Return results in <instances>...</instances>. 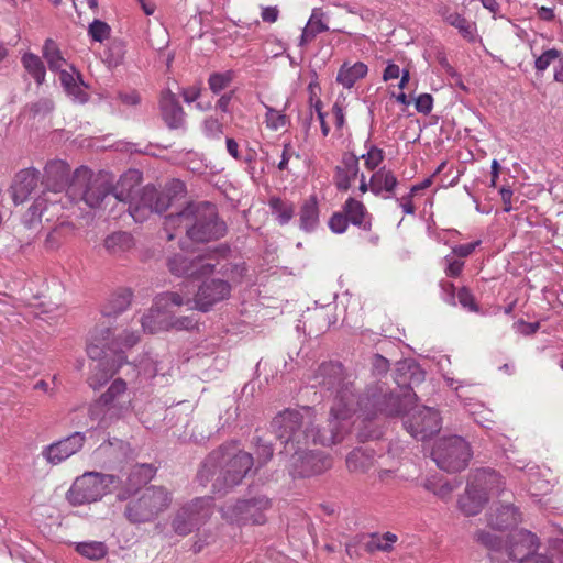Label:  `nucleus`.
<instances>
[{"label":"nucleus","mask_w":563,"mask_h":563,"mask_svg":"<svg viewBox=\"0 0 563 563\" xmlns=\"http://www.w3.org/2000/svg\"><path fill=\"white\" fill-rule=\"evenodd\" d=\"M445 21L453 27L457 29L460 34L468 42L475 41L476 25L468 21L462 14L454 12L445 18Z\"/></svg>","instance_id":"41"},{"label":"nucleus","mask_w":563,"mask_h":563,"mask_svg":"<svg viewBox=\"0 0 563 563\" xmlns=\"http://www.w3.org/2000/svg\"><path fill=\"white\" fill-rule=\"evenodd\" d=\"M268 206L280 225L287 224L295 214L294 203L283 200L279 197H272L268 201Z\"/></svg>","instance_id":"40"},{"label":"nucleus","mask_w":563,"mask_h":563,"mask_svg":"<svg viewBox=\"0 0 563 563\" xmlns=\"http://www.w3.org/2000/svg\"><path fill=\"white\" fill-rule=\"evenodd\" d=\"M271 499L258 495L250 499L238 500L223 508V517L230 522L245 525H263L266 522V511L271 508Z\"/></svg>","instance_id":"15"},{"label":"nucleus","mask_w":563,"mask_h":563,"mask_svg":"<svg viewBox=\"0 0 563 563\" xmlns=\"http://www.w3.org/2000/svg\"><path fill=\"white\" fill-rule=\"evenodd\" d=\"M360 173V158L354 153H344L334 169L333 183L339 191H347Z\"/></svg>","instance_id":"23"},{"label":"nucleus","mask_w":563,"mask_h":563,"mask_svg":"<svg viewBox=\"0 0 563 563\" xmlns=\"http://www.w3.org/2000/svg\"><path fill=\"white\" fill-rule=\"evenodd\" d=\"M342 209L347 216L350 223L363 231H371L372 214L367 211L365 205L362 201L350 197L343 203Z\"/></svg>","instance_id":"27"},{"label":"nucleus","mask_w":563,"mask_h":563,"mask_svg":"<svg viewBox=\"0 0 563 563\" xmlns=\"http://www.w3.org/2000/svg\"><path fill=\"white\" fill-rule=\"evenodd\" d=\"M140 340L135 331H124L119 338H113L110 328L96 330L87 345V354L96 361L93 371L102 372V377L98 378V373L91 375L88 379L90 387L99 388L112 376L114 368L120 367L124 361V349L133 347Z\"/></svg>","instance_id":"5"},{"label":"nucleus","mask_w":563,"mask_h":563,"mask_svg":"<svg viewBox=\"0 0 563 563\" xmlns=\"http://www.w3.org/2000/svg\"><path fill=\"white\" fill-rule=\"evenodd\" d=\"M365 147L367 152L360 158L364 159V165L368 170H375L383 163L385 153L382 148L371 144V137L365 142Z\"/></svg>","instance_id":"44"},{"label":"nucleus","mask_w":563,"mask_h":563,"mask_svg":"<svg viewBox=\"0 0 563 563\" xmlns=\"http://www.w3.org/2000/svg\"><path fill=\"white\" fill-rule=\"evenodd\" d=\"M230 254L229 246L220 245L195 257L176 254L168 260L167 264L170 273L176 276L201 279L212 274H227L233 279H239L243 267L233 264L229 260Z\"/></svg>","instance_id":"6"},{"label":"nucleus","mask_w":563,"mask_h":563,"mask_svg":"<svg viewBox=\"0 0 563 563\" xmlns=\"http://www.w3.org/2000/svg\"><path fill=\"white\" fill-rule=\"evenodd\" d=\"M40 172L34 167L19 170L10 186L11 198L15 205L25 202L38 187Z\"/></svg>","instance_id":"18"},{"label":"nucleus","mask_w":563,"mask_h":563,"mask_svg":"<svg viewBox=\"0 0 563 563\" xmlns=\"http://www.w3.org/2000/svg\"><path fill=\"white\" fill-rule=\"evenodd\" d=\"M115 190L121 189L113 188L106 175H95L88 167L80 166L73 174L67 196L75 202L82 201L89 208L96 209L110 196L114 197Z\"/></svg>","instance_id":"9"},{"label":"nucleus","mask_w":563,"mask_h":563,"mask_svg":"<svg viewBox=\"0 0 563 563\" xmlns=\"http://www.w3.org/2000/svg\"><path fill=\"white\" fill-rule=\"evenodd\" d=\"M368 73V67L363 62H356L353 65L343 63L339 68L336 75L338 84L342 85L345 89H351L355 82L364 78Z\"/></svg>","instance_id":"32"},{"label":"nucleus","mask_w":563,"mask_h":563,"mask_svg":"<svg viewBox=\"0 0 563 563\" xmlns=\"http://www.w3.org/2000/svg\"><path fill=\"white\" fill-rule=\"evenodd\" d=\"M294 155H296V157H299V154L295 153L292 145L290 143H285L283 146L282 158L277 166L278 169L279 170L287 169L288 163H289L291 156H294Z\"/></svg>","instance_id":"60"},{"label":"nucleus","mask_w":563,"mask_h":563,"mask_svg":"<svg viewBox=\"0 0 563 563\" xmlns=\"http://www.w3.org/2000/svg\"><path fill=\"white\" fill-rule=\"evenodd\" d=\"M459 303L470 312H479V306L475 301V298L467 287H462L457 291Z\"/></svg>","instance_id":"54"},{"label":"nucleus","mask_w":563,"mask_h":563,"mask_svg":"<svg viewBox=\"0 0 563 563\" xmlns=\"http://www.w3.org/2000/svg\"><path fill=\"white\" fill-rule=\"evenodd\" d=\"M312 387L329 393L333 397L331 412L333 417H353L372 420L379 416H402L404 427L417 440L426 441L441 429L439 412L427 406L415 405L416 394L410 384L397 380L399 391H393L384 382L369 384L363 394L356 395L352 375L342 364L324 362L318 366L312 377Z\"/></svg>","instance_id":"1"},{"label":"nucleus","mask_w":563,"mask_h":563,"mask_svg":"<svg viewBox=\"0 0 563 563\" xmlns=\"http://www.w3.org/2000/svg\"><path fill=\"white\" fill-rule=\"evenodd\" d=\"M212 497H198L180 507L172 521V528L178 536H188L198 529L211 516Z\"/></svg>","instance_id":"14"},{"label":"nucleus","mask_w":563,"mask_h":563,"mask_svg":"<svg viewBox=\"0 0 563 563\" xmlns=\"http://www.w3.org/2000/svg\"><path fill=\"white\" fill-rule=\"evenodd\" d=\"M415 195H411L409 191L407 195L402 196L401 198H396V202L398 206L402 209L404 213L406 214H415L416 208L412 203Z\"/></svg>","instance_id":"62"},{"label":"nucleus","mask_w":563,"mask_h":563,"mask_svg":"<svg viewBox=\"0 0 563 563\" xmlns=\"http://www.w3.org/2000/svg\"><path fill=\"white\" fill-rule=\"evenodd\" d=\"M106 251L112 256H121L134 246L133 236L128 232H113L103 242Z\"/></svg>","instance_id":"34"},{"label":"nucleus","mask_w":563,"mask_h":563,"mask_svg":"<svg viewBox=\"0 0 563 563\" xmlns=\"http://www.w3.org/2000/svg\"><path fill=\"white\" fill-rule=\"evenodd\" d=\"M487 525L495 530H506L517 526L519 512L510 504L492 507L486 515Z\"/></svg>","instance_id":"25"},{"label":"nucleus","mask_w":563,"mask_h":563,"mask_svg":"<svg viewBox=\"0 0 563 563\" xmlns=\"http://www.w3.org/2000/svg\"><path fill=\"white\" fill-rule=\"evenodd\" d=\"M539 547L538 538L528 530H517L511 533L504 547V555L509 560L520 563H534L539 555H534Z\"/></svg>","instance_id":"16"},{"label":"nucleus","mask_w":563,"mask_h":563,"mask_svg":"<svg viewBox=\"0 0 563 563\" xmlns=\"http://www.w3.org/2000/svg\"><path fill=\"white\" fill-rule=\"evenodd\" d=\"M202 131L208 139L220 140L223 124L217 118L208 117L202 122Z\"/></svg>","instance_id":"52"},{"label":"nucleus","mask_w":563,"mask_h":563,"mask_svg":"<svg viewBox=\"0 0 563 563\" xmlns=\"http://www.w3.org/2000/svg\"><path fill=\"white\" fill-rule=\"evenodd\" d=\"M445 263L444 272L448 277H457L461 275L464 262L462 260L455 258L452 254L446 255L443 258Z\"/></svg>","instance_id":"55"},{"label":"nucleus","mask_w":563,"mask_h":563,"mask_svg":"<svg viewBox=\"0 0 563 563\" xmlns=\"http://www.w3.org/2000/svg\"><path fill=\"white\" fill-rule=\"evenodd\" d=\"M21 62L25 70L34 78L37 85H42L45 81L46 69L44 63L37 55L25 53Z\"/></svg>","instance_id":"39"},{"label":"nucleus","mask_w":563,"mask_h":563,"mask_svg":"<svg viewBox=\"0 0 563 563\" xmlns=\"http://www.w3.org/2000/svg\"><path fill=\"white\" fill-rule=\"evenodd\" d=\"M351 417H333L330 411L329 429L320 430L314 426L316 415L311 407L286 409L274 417L271 428L275 437L284 444L280 455L289 456V474L296 477L319 475L332 466V459L323 451L308 450L310 443L332 445L344 438L343 421Z\"/></svg>","instance_id":"2"},{"label":"nucleus","mask_w":563,"mask_h":563,"mask_svg":"<svg viewBox=\"0 0 563 563\" xmlns=\"http://www.w3.org/2000/svg\"><path fill=\"white\" fill-rule=\"evenodd\" d=\"M264 107L266 110L264 122L267 129L272 131H277L279 129L285 128L289 123V119L284 113V111L276 110L267 104H264Z\"/></svg>","instance_id":"45"},{"label":"nucleus","mask_w":563,"mask_h":563,"mask_svg":"<svg viewBox=\"0 0 563 563\" xmlns=\"http://www.w3.org/2000/svg\"><path fill=\"white\" fill-rule=\"evenodd\" d=\"M86 440V433L79 431L73 432L71 434L45 446L42 451V455L49 464L58 465L79 452Z\"/></svg>","instance_id":"17"},{"label":"nucleus","mask_w":563,"mask_h":563,"mask_svg":"<svg viewBox=\"0 0 563 563\" xmlns=\"http://www.w3.org/2000/svg\"><path fill=\"white\" fill-rule=\"evenodd\" d=\"M349 223L347 216L343 210L334 212L328 221L329 229L335 234L344 233L347 230Z\"/></svg>","instance_id":"53"},{"label":"nucleus","mask_w":563,"mask_h":563,"mask_svg":"<svg viewBox=\"0 0 563 563\" xmlns=\"http://www.w3.org/2000/svg\"><path fill=\"white\" fill-rule=\"evenodd\" d=\"M111 27L101 20H93L88 27V35L95 41L102 43L110 36Z\"/></svg>","instance_id":"50"},{"label":"nucleus","mask_w":563,"mask_h":563,"mask_svg":"<svg viewBox=\"0 0 563 563\" xmlns=\"http://www.w3.org/2000/svg\"><path fill=\"white\" fill-rule=\"evenodd\" d=\"M233 71L227 70L223 73H212L209 76L208 85L213 93H219L224 90L233 80Z\"/></svg>","instance_id":"48"},{"label":"nucleus","mask_w":563,"mask_h":563,"mask_svg":"<svg viewBox=\"0 0 563 563\" xmlns=\"http://www.w3.org/2000/svg\"><path fill=\"white\" fill-rule=\"evenodd\" d=\"M479 244L481 240L467 244L455 245L452 247L451 254L455 257L465 258L470 256Z\"/></svg>","instance_id":"57"},{"label":"nucleus","mask_w":563,"mask_h":563,"mask_svg":"<svg viewBox=\"0 0 563 563\" xmlns=\"http://www.w3.org/2000/svg\"><path fill=\"white\" fill-rule=\"evenodd\" d=\"M155 318L154 312L145 314L142 318V327L144 331L150 333H156L163 330L176 329V330H190L196 325V321L191 317L173 318L167 314V321H161L158 327H151L150 322Z\"/></svg>","instance_id":"29"},{"label":"nucleus","mask_w":563,"mask_h":563,"mask_svg":"<svg viewBox=\"0 0 563 563\" xmlns=\"http://www.w3.org/2000/svg\"><path fill=\"white\" fill-rule=\"evenodd\" d=\"M319 205L318 198L316 195L309 196L306 200H303L299 210V227L305 232H313L319 223Z\"/></svg>","instance_id":"28"},{"label":"nucleus","mask_w":563,"mask_h":563,"mask_svg":"<svg viewBox=\"0 0 563 563\" xmlns=\"http://www.w3.org/2000/svg\"><path fill=\"white\" fill-rule=\"evenodd\" d=\"M54 104L49 99H41L31 106V111L34 115L40 113H48L53 110Z\"/></svg>","instance_id":"63"},{"label":"nucleus","mask_w":563,"mask_h":563,"mask_svg":"<svg viewBox=\"0 0 563 563\" xmlns=\"http://www.w3.org/2000/svg\"><path fill=\"white\" fill-rule=\"evenodd\" d=\"M487 503V496L481 495L477 489L468 483L465 493L459 498V508L465 516H475L481 512Z\"/></svg>","instance_id":"33"},{"label":"nucleus","mask_w":563,"mask_h":563,"mask_svg":"<svg viewBox=\"0 0 563 563\" xmlns=\"http://www.w3.org/2000/svg\"><path fill=\"white\" fill-rule=\"evenodd\" d=\"M59 80L67 95L71 97L74 101L85 103L88 100V93L84 89V81L80 74H77L75 77L66 70H62Z\"/></svg>","instance_id":"35"},{"label":"nucleus","mask_w":563,"mask_h":563,"mask_svg":"<svg viewBox=\"0 0 563 563\" xmlns=\"http://www.w3.org/2000/svg\"><path fill=\"white\" fill-rule=\"evenodd\" d=\"M42 54L44 59L46 60L48 68L51 71H62L64 70L63 67L67 64L66 59L63 57L62 52L59 49V46L57 43L52 40L47 38L44 42Z\"/></svg>","instance_id":"37"},{"label":"nucleus","mask_w":563,"mask_h":563,"mask_svg":"<svg viewBox=\"0 0 563 563\" xmlns=\"http://www.w3.org/2000/svg\"><path fill=\"white\" fill-rule=\"evenodd\" d=\"M253 464L251 453L238 449L235 444H224L208 454L197 478L201 485L212 482L213 492L221 493L239 485Z\"/></svg>","instance_id":"3"},{"label":"nucleus","mask_w":563,"mask_h":563,"mask_svg":"<svg viewBox=\"0 0 563 563\" xmlns=\"http://www.w3.org/2000/svg\"><path fill=\"white\" fill-rule=\"evenodd\" d=\"M118 476L100 472H85L78 476L67 492L66 498L73 506L100 500L118 483Z\"/></svg>","instance_id":"11"},{"label":"nucleus","mask_w":563,"mask_h":563,"mask_svg":"<svg viewBox=\"0 0 563 563\" xmlns=\"http://www.w3.org/2000/svg\"><path fill=\"white\" fill-rule=\"evenodd\" d=\"M133 410L132 397L122 378L114 379L108 389L88 408L89 419L97 428H108ZM95 428V426H91Z\"/></svg>","instance_id":"8"},{"label":"nucleus","mask_w":563,"mask_h":563,"mask_svg":"<svg viewBox=\"0 0 563 563\" xmlns=\"http://www.w3.org/2000/svg\"><path fill=\"white\" fill-rule=\"evenodd\" d=\"M74 231V225L69 222H60L56 225L46 236L45 239V247L47 250H56L58 249L63 242Z\"/></svg>","instance_id":"42"},{"label":"nucleus","mask_w":563,"mask_h":563,"mask_svg":"<svg viewBox=\"0 0 563 563\" xmlns=\"http://www.w3.org/2000/svg\"><path fill=\"white\" fill-rule=\"evenodd\" d=\"M416 110L423 114H429L432 111L433 98L430 93H421L417 97Z\"/></svg>","instance_id":"56"},{"label":"nucleus","mask_w":563,"mask_h":563,"mask_svg":"<svg viewBox=\"0 0 563 563\" xmlns=\"http://www.w3.org/2000/svg\"><path fill=\"white\" fill-rule=\"evenodd\" d=\"M468 483L472 487L477 489L481 495H486L487 500L489 497L500 496L505 490L503 477L493 470H476Z\"/></svg>","instance_id":"20"},{"label":"nucleus","mask_w":563,"mask_h":563,"mask_svg":"<svg viewBox=\"0 0 563 563\" xmlns=\"http://www.w3.org/2000/svg\"><path fill=\"white\" fill-rule=\"evenodd\" d=\"M164 229L168 240L177 235L170 231H179L197 243L219 240L227 233V224L219 218L216 205L208 201L188 203L181 211L167 216Z\"/></svg>","instance_id":"4"},{"label":"nucleus","mask_w":563,"mask_h":563,"mask_svg":"<svg viewBox=\"0 0 563 563\" xmlns=\"http://www.w3.org/2000/svg\"><path fill=\"white\" fill-rule=\"evenodd\" d=\"M235 265H241L243 267V272L239 279H233L229 275L220 274L223 278H207L205 279L197 288V291L194 298H190L188 294L181 295L184 298H189L190 302L187 305L194 303V308L207 312L214 305L221 302L230 297L232 285L239 284L242 282L245 273L246 266L243 262H232Z\"/></svg>","instance_id":"12"},{"label":"nucleus","mask_w":563,"mask_h":563,"mask_svg":"<svg viewBox=\"0 0 563 563\" xmlns=\"http://www.w3.org/2000/svg\"><path fill=\"white\" fill-rule=\"evenodd\" d=\"M170 191L175 195L185 191V184L178 179L170 181L167 191L157 189L155 186H145L142 189L133 190L130 188L126 192L115 190L114 198L118 201L128 203V211L135 222H144L153 213H162L168 209L172 203Z\"/></svg>","instance_id":"7"},{"label":"nucleus","mask_w":563,"mask_h":563,"mask_svg":"<svg viewBox=\"0 0 563 563\" xmlns=\"http://www.w3.org/2000/svg\"><path fill=\"white\" fill-rule=\"evenodd\" d=\"M441 291H442V299L451 305L456 306V296L455 294V286L451 282L442 280L440 283Z\"/></svg>","instance_id":"58"},{"label":"nucleus","mask_w":563,"mask_h":563,"mask_svg":"<svg viewBox=\"0 0 563 563\" xmlns=\"http://www.w3.org/2000/svg\"><path fill=\"white\" fill-rule=\"evenodd\" d=\"M70 167L62 159L49 161L44 168L43 184L47 191L57 194L66 190L70 184Z\"/></svg>","instance_id":"19"},{"label":"nucleus","mask_w":563,"mask_h":563,"mask_svg":"<svg viewBox=\"0 0 563 563\" xmlns=\"http://www.w3.org/2000/svg\"><path fill=\"white\" fill-rule=\"evenodd\" d=\"M133 292L129 288H120L112 292L102 306L104 317H117L124 312L131 305Z\"/></svg>","instance_id":"31"},{"label":"nucleus","mask_w":563,"mask_h":563,"mask_svg":"<svg viewBox=\"0 0 563 563\" xmlns=\"http://www.w3.org/2000/svg\"><path fill=\"white\" fill-rule=\"evenodd\" d=\"M189 298H184L177 291H166L155 297L153 307L147 314L154 312L155 318L150 322L151 327H158L161 321H167V314L172 313L170 308L188 305Z\"/></svg>","instance_id":"22"},{"label":"nucleus","mask_w":563,"mask_h":563,"mask_svg":"<svg viewBox=\"0 0 563 563\" xmlns=\"http://www.w3.org/2000/svg\"><path fill=\"white\" fill-rule=\"evenodd\" d=\"M397 540L398 537L393 532H385L383 534L372 533L364 542V549L368 553H374L376 551L389 552L393 550Z\"/></svg>","instance_id":"36"},{"label":"nucleus","mask_w":563,"mask_h":563,"mask_svg":"<svg viewBox=\"0 0 563 563\" xmlns=\"http://www.w3.org/2000/svg\"><path fill=\"white\" fill-rule=\"evenodd\" d=\"M325 13L321 8H314L306 25H308L312 32L318 35L320 33L329 31L328 24L324 22Z\"/></svg>","instance_id":"51"},{"label":"nucleus","mask_w":563,"mask_h":563,"mask_svg":"<svg viewBox=\"0 0 563 563\" xmlns=\"http://www.w3.org/2000/svg\"><path fill=\"white\" fill-rule=\"evenodd\" d=\"M475 540L492 551V561H504V547L503 541L494 533L485 530H478Z\"/></svg>","instance_id":"38"},{"label":"nucleus","mask_w":563,"mask_h":563,"mask_svg":"<svg viewBox=\"0 0 563 563\" xmlns=\"http://www.w3.org/2000/svg\"><path fill=\"white\" fill-rule=\"evenodd\" d=\"M372 365H373V369L375 373L384 374V373H387V371L389 368V361L387 358H385L384 356L376 354L373 357Z\"/></svg>","instance_id":"64"},{"label":"nucleus","mask_w":563,"mask_h":563,"mask_svg":"<svg viewBox=\"0 0 563 563\" xmlns=\"http://www.w3.org/2000/svg\"><path fill=\"white\" fill-rule=\"evenodd\" d=\"M431 455L441 470L455 473L467 466L472 453L468 443L463 438L452 435L438 440Z\"/></svg>","instance_id":"13"},{"label":"nucleus","mask_w":563,"mask_h":563,"mask_svg":"<svg viewBox=\"0 0 563 563\" xmlns=\"http://www.w3.org/2000/svg\"><path fill=\"white\" fill-rule=\"evenodd\" d=\"M124 508L125 519L133 525L154 521L173 501L172 493L163 486H150L132 495Z\"/></svg>","instance_id":"10"},{"label":"nucleus","mask_w":563,"mask_h":563,"mask_svg":"<svg viewBox=\"0 0 563 563\" xmlns=\"http://www.w3.org/2000/svg\"><path fill=\"white\" fill-rule=\"evenodd\" d=\"M159 109L162 118L169 129L178 130L185 128L186 114L176 95L170 90H165L162 92Z\"/></svg>","instance_id":"21"},{"label":"nucleus","mask_w":563,"mask_h":563,"mask_svg":"<svg viewBox=\"0 0 563 563\" xmlns=\"http://www.w3.org/2000/svg\"><path fill=\"white\" fill-rule=\"evenodd\" d=\"M517 332H519L522 335H532L534 334L539 328V322H527L525 320H519L514 324Z\"/></svg>","instance_id":"59"},{"label":"nucleus","mask_w":563,"mask_h":563,"mask_svg":"<svg viewBox=\"0 0 563 563\" xmlns=\"http://www.w3.org/2000/svg\"><path fill=\"white\" fill-rule=\"evenodd\" d=\"M154 468L150 464L134 466L126 479L125 486L118 493L117 499L128 500L132 495L139 494L141 486L146 485L154 476Z\"/></svg>","instance_id":"24"},{"label":"nucleus","mask_w":563,"mask_h":563,"mask_svg":"<svg viewBox=\"0 0 563 563\" xmlns=\"http://www.w3.org/2000/svg\"><path fill=\"white\" fill-rule=\"evenodd\" d=\"M118 99L126 104V106H137L141 102V97L137 91L130 90V91H120L118 93Z\"/></svg>","instance_id":"61"},{"label":"nucleus","mask_w":563,"mask_h":563,"mask_svg":"<svg viewBox=\"0 0 563 563\" xmlns=\"http://www.w3.org/2000/svg\"><path fill=\"white\" fill-rule=\"evenodd\" d=\"M369 186L375 196L389 199L394 197L398 179L391 170L382 167L371 176Z\"/></svg>","instance_id":"26"},{"label":"nucleus","mask_w":563,"mask_h":563,"mask_svg":"<svg viewBox=\"0 0 563 563\" xmlns=\"http://www.w3.org/2000/svg\"><path fill=\"white\" fill-rule=\"evenodd\" d=\"M255 454L258 466L265 465L273 457L274 454L272 443L269 441L262 439L261 437H257L255 439Z\"/></svg>","instance_id":"49"},{"label":"nucleus","mask_w":563,"mask_h":563,"mask_svg":"<svg viewBox=\"0 0 563 563\" xmlns=\"http://www.w3.org/2000/svg\"><path fill=\"white\" fill-rule=\"evenodd\" d=\"M561 55V51L556 48H548L541 55L537 56L534 59V69L538 76H542L543 73L549 68V66L558 60Z\"/></svg>","instance_id":"47"},{"label":"nucleus","mask_w":563,"mask_h":563,"mask_svg":"<svg viewBox=\"0 0 563 563\" xmlns=\"http://www.w3.org/2000/svg\"><path fill=\"white\" fill-rule=\"evenodd\" d=\"M76 551L90 560H100L106 556L108 548L100 541H86L76 544Z\"/></svg>","instance_id":"43"},{"label":"nucleus","mask_w":563,"mask_h":563,"mask_svg":"<svg viewBox=\"0 0 563 563\" xmlns=\"http://www.w3.org/2000/svg\"><path fill=\"white\" fill-rule=\"evenodd\" d=\"M46 199L43 196L37 197L34 202L30 206L27 211L22 218V222L26 228H32L34 223L41 220L43 211L46 208Z\"/></svg>","instance_id":"46"},{"label":"nucleus","mask_w":563,"mask_h":563,"mask_svg":"<svg viewBox=\"0 0 563 563\" xmlns=\"http://www.w3.org/2000/svg\"><path fill=\"white\" fill-rule=\"evenodd\" d=\"M375 462L374 450L367 448H356L352 450L345 460L346 467L351 473H367Z\"/></svg>","instance_id":"30"}]
</instances>
